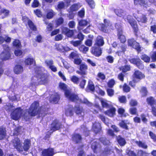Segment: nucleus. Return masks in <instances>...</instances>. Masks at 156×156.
<instances>
[{"instance_id": "nucleus-13", "label": "nucleus", "mask_w": 156, "mask_h": 156, "mask_svg": "<svg viewBox=\"0 0 156 156\" xmlns=\"http://www.w3.org/2000/svg\"><path fill=\"white\" fill-rule=\"evenodd\" d=\"M137 14L138 15L135 13H134L133 15L139 22H141L144 23L147 22V18L144 15L140 14L138 13V12H137Z\"/></svg>"}, {"instance_id": "nucleus-17", "label": "nucleus", "mask_w": 156, "mask_h": 156, "mask_svg": "<svg viewBox=\"0 0 156 156\" xmlns=\"http://www.w3.org/2000/svg\"><path fill=\"white\" fill-rule=\"evenodd\" d=\"M75 30H69L65 27H63L62 29V33L68 37H71L73 34Z\"/></svg>"}, {"instance_id": "nucleus-4", "label": "nucleus", "mask_w": 156, "mask_h": 156, "mask_svg": "<svg viewBox=\"0 0 156 156\" xmlns=\"http://www.w3.org/2000/svg\"><path fill=\"white\" fill-rule=\"evenodd\" d=\"M135 4H139L147 9L151 3H153L156 5V0H134Z\"/></svg>"}, {"instance_id": "nucleus-32", "label": "nucleus", "mask_w": 156, "mask_h": 156, "mask_svg": "<svg viewBox=\"0 0 156 156\" xmlns=\"http://www.w3.org/2000/svg\"><path fill=\"white\" fill-rule=\"evenodd\" d=\"M72 138L73 140L76 143L80 142L81 139V136L80 135L78 134L73 135Z\"/></svg>"}, {"instance_id": "nucleus-53", "label": "nucleus", "mask_w": 156, "mask_h": 156, "mask_svg": "<svg viewBox=\"0 0 156 156\" xmlns=\"http://www.w3.org/2000/svg\"><path fill=\"white\" fill-rule=\"evenodd\" d=\"M91 8H94L95 7V4L93 0H86Z\"/></svg>"}, {"instance_id": "nucleus-2", "label": "nucleus", "mask_w": 156, "mask_h": 156, "mask_svg": "<svg viewBox=\"0 0 156 156\" xmlns=\"http://www.w3.org/2000/svg\"><path fill=\"white\" fill-rule=\"evenodd\" d=\"M59 87L60 89L65 91L66 97L70 100L77 103H82L86 104L89 107L92 106V104L89 102L87 99L84 98L83 100L79 99L77 95L71 93L70 91L67 90V86L64 83H60L59 84Z\"/></svg>"}, {"instance_id": "nucleus-26", "label": "nucleus", "mask_w": 156, "mask_h": 156, "mask_svg": "<svg viewBox=\"0 0 156 156\" xmlns=\"http://www.w3.org/2000/svg\"><path fill=\"white\" fill-rule=\"evenodd\" d=\"M14 71L16 74H20L23 71V68L20 65H16L14 67Z\"/></svg>"}, {"instance_id": "nucleus-61", "label": "nucleus", "mask_w": 156, "mask_h": 156, "mask_svg": "<svg viewBox=\"0 0 156 156\" xmlns=\"http://www.w3.org/2000/svg\"><path fill=\"white\" fill-rule=\"evenodd\" d=\"M63 19L62 18L60 17L59 19H57L56 21V25L58 26L62 24L63 22Z\"/></svg>"}, {"instance_id": "nucleus-50", "label": "nucleus", "mask_w": 156, "mask_h": 156, "mask_svg": "<svg viewBox=\"0 0 156 156\" xmlns=\"http://www.w3.org/2000/svg\"><path fill=\"white\" fill-rule=\"evenodd\" d=\"M100 140L104 145H108L110 143L109 141L105 137L101 138Z\"/></svg>"}, {"instance_id": "nucleus-37", "label": "nucleus", "mask_w": 156, "mask_h": 156, "mask_svg": "<svg viewBox=\"0 0 156 156\" xmlns=\"http://www.w3.org/2000/svg\"><path fill=\"white\" fill-rule=\"evenodd\" d=\"M66 115L67 116H71L73 114V108L70 107L67 109L65 112Z\"/></svg>"}, {"instance_id": "nucleus-12", "label": "nucleus", "mask_w": 156, "mask_h": 156, "mask_svg": "<svg viewBox=\"0 0 156 156\" xmlns=\"http://www.w3.org/2000/svg\"><path fill=\"white\" fill-rule=\"evenodd\" d=\"M80 71H76V73L81 75L83 76L86 75L87 73V66L84 63L81 64L80 66Z\"/></svg>"}, {"instance_id": "nucleus-59", "label": "nucleus", "mask_w": 156, "mask_h": 156, "mask_svg": "<svg viewBox=\"0 0 156 156\" xmlns=\"http://www.w3.org/2000/svg\"><path fill=\"white\" fill-rule=\"evenodd\" d=\"M125 112V110L124 109L122 108H119L118 110V112L119 114L121 115L122 116H126L124 114Z\"/></svg>"}, {"instance_id": "nucleus-47", "label": "nucleus", "mask_w": 156, "mask_h": 156, "mask_svg": "<svg viewBox=\"0 0 156 156\" xmlns=\"http://www.w3.org/2000/svg\"><path fill=\"white\" fill-rule=\"evenodd\" d=\"M13 44V46L17 48H20L21 46L20 42L19 40H15Z\"/></svg>"}, {"instance_id": "nucleus-6", "label": "nucleus", "mask_w": 156, "mask_h": 156, "mask_svg": "<svg viewBox=\"0 0 156 156\" xmlns=\"http://www.w3.org/2000/svg\"><path fill=\"white\" fill-rule=\"evenodd\" d=\"M11 144L20 153H23V146L18 138H15L12 141Z\"/></svg>"}, {"instance_id": "nucleus-64", "label": "nucleus", "mask_w": 156, "mask_h": 156, "mask_svg": "<svg viewBox=\"0 0 156 156\" xmlns=\"http://www.w3.org/2000/svg\"><path fill=\"white\" fill-rule=\"evenodd\" d=\"M126 152L129 156H137L136 154L132 151H129L128 150H127Z\"/></svg>"}, {"instance_id": "nucleus-25", "label": "nucleus", "mask_w": 156, "mask_h": 156, "mask_svg": "<svg viewBox=\"0 0 156 156\" xmlns=\"http://www.w3.org/2000/svg\"><path fill=\"white\" fill-rule=\"evenodd\" d=\"M92 130L95 133H97L101 130V125L98 122H95L93 124Z\"/></svg>"}, {"instance_id": "nucleus-5", "label": "nucleus", "mask_w": 156, "mask_h": 156, "mask_svg": "<svg viewBox=\"0 0 156 156\" xmlns=\"http://www.w3.org/2000/svg\"><path fill=\"white\" fill-rule=\"evenodd\" d=\"M23 112V111L20 108H17L12 112L11 114V117L14 120H17L21 116L25 115Z\"/></svg>"}, {"instance_id": "nucleus-54", "label": "nucleus", "mask_w": 156, "mask_h": 156, "mask_svg": "<svg viewBox=\"0 0 156 156\" xmlns=\"http://www.w3.org/2000/svg\"><path fill=\"white\" fill-rule=\"evenodd\" d=\"M142 96L143 97L146 96L147 94V91L146 88L144 87H142L140 91Z\"/></svg>"}, {"instance_id": "nucleus-16", "label": "nucleus", "mask_w": 156, "mask_h": 156, "mask_svg": "<svg viewBox=\"0 0 156 156\" xmlns=\"http://www.w3.org/2000/svg\"><path fill=\"white\" fill-rule=\"evenodd\" d=\"M22 20L24 22L27 23L30 29L33 30H36V28L33 23L26 16L22 18Z\"/></svg>"}, {"instance_id": "nucleus-46", "label": "nucleus", "mask_w": 156, "mask_h": 156, "mask_svg": "<svg viewBox=\"0 0 156 156\" xmlns=\"http://www.w3.org/2000/svg\"><path fill=\"white\" fill-rule=\"evenodd\" d=\"M119 126L125 129H127L128 126L127 125V123L124 121H122L120 122L119 124Z\"/></svg>"}, {"instance_id": "nucleus-10", "label": "nucleus", "mask_w": 156, "mask_h": 156, "mask_svg": "<svg viewBox=\"0 0 156 156\" xmlns=\"http://www.w3.org/2000/svg\"><path fill=\"white\" fill-rule=\"evenodd\" d=\"M128 43L129 46L135 48L138 51L140 52L141 51L140 47V46L139 43L134 41L133 39H131L128 40Z\"/></svg>"}, {"instance_id": "nucleus-48", "label": "nucleus", "mask_w": 156, "mask_h": 156, "mask_svg": "<svg viewBox=\"0 0 156 156\" xmlns=\"http://www.w3.org/2000/svg\"><path fill=\"white\" fill-rule=\"evenodd\" d=\"M70 57L71 58L74 59L79 57V55L76 52H73L70 54Z\"/></svg>"}, {"instance_id": "nucleus-62", "label": "nucleus", "mask_w": 156, "mask_h": 156, "mask_svg": "<svg viewBox=\"0 0 156 156\" xmlns=\"http://www.w3.org/2000/svg\"><path fill=\"white\" fill-rule=\"evenodd\" d=\"M76 24L73 21H69L68 23L69 27L71 28H73L75 27Z\"/></svg>"}, {"instance_id": "nucleus-19", "label": "nucleus", "mask_w": 156, "mask_h": 156, "mask_svg": "<svg viewBox=\"0 0 156 156\" xmlns=\"http://www.w3.org/2000/svg\"><path fill=\"white\" fill-rule=\"evenodd\" d=\"M130 62L136 65L139 69H143L144 66L141 63V61L139 58H133L129 60Z\"/></svg>"}, {"instance_id": "nucleus-7", "label": "nucleus", "mask_w": 156, "mask_h": 156, "mask_svg": "<svg viewBox=\"0 0 156 156\" xmlns=\"http://www.w3.org/2000/svg\"><path fill=\"white\" fill-rule=\"evenodd\" d=\"M39 103L35 101L31 105L29 111H28V114L32 116H34L38 113L39 109L38 108Z\"/></svg>"}, {"instance_id": "nucleus-45", "label": "nucleus", "mask_w": 156, "mask_h": 156, "mask_svg": "<svg viewBox=\"0 0 156 156\" xmlns=\"http://www.w3.org/2000/svg\"><path fill=\"white\" fill-rule=\"evenodd\" d=\"M89 48L85 46L84 45H82L79 48V50L80 51L83 53H85L88 51Z\"/></svg>"}, {"instance_id": "nucleus-36", "label": "nucleus", "mask_w": 156, "mask_h": 156, "mask_svg": "<svg viewBox=\"0 0 156 156\" xmlns=\"http://www.w3.org/2000/svg\"><path fill=\"white\" fill-rule=\"evenodd\" d=\"M6 135L5 128L4 127L0 128V140L3 139Z\"/></svg>"}, {"instance_id": "nucleus-52", "label": "nucleus", "mask_w": 156, "mask_h": 156, "mask_svg": "<svg viewBox=\"0 0 156 156\" xmlns=\"http://www.w3.org/2000/svg\"><path fill=\"white\" fill-rule=\"evenodd\" d=\"M70 43L72 44L75 47H77L79 45L81 44V41H70Z\"/></svg>"}, {"instance_id": "nucleus-18", "label": "nucleus", "mask_w": 156, "mask_h": 156, "mask_svg": "<svg viewBox=\"0 0 156 156\" xmlns=\"http://www.w3.org/2000/svg\"><path fill=\"white\" fill-rule=\"evenodd\" d=\"M116 111L115 108L111 107L109 108L105 112V113L110 117H113L115 115Z\"/></svg>"}, {"instance_id": "nucleus-27", "label": "nucleus", "mask_w": 156, "mask_h": 156, "mask_svg": "<svg viewBox=\"0 0 156 156\" xmlns=\"http://www.w3.org/2000/svg\"><path fill=\"white\" fill-rule=\"evenodd\" d=\"M104 43L103 37L100 36H98L97 38L95 45H97L99 47L103 45Z\"/></svg>"}, {"instance_id": "nucleus-55", "label": "nucleus", "mask_w": 156, "mask_h": 156, "mask_svg": "<svg viewBox=\"0 0 156 156\" xmlns=\"http://www.w3.org/2000/svg\"><path fill=\"white\" fill-rule=\"evenodd\" d=\"M115 80L113 79H112L108 82V86L110 87H112L115 84Z\"/></svg>"}, {"instance_id": "nucleus-44", "label": "nucleus", "mask_w": 156, "mask_h": 156, "mask_svg": "<svg viewBox=\"0 0 156 156\" xmlns=\"http://www.w3.org/2000/svg\"><path fill=\"white\" fill-rule=\"evenodd\" d=\"M87 87L91 91H93L95 89V87L94 83L91 80L89 81Z\"/></svg>"}, {"instance_id": "nucleus-22", "label": "nucleus", "mask_w": 156, "mask_h": 156, "mask_svg": "<svg viewBox=\"0 0 156 156\" xmlns=\"http://www.w3.org/2000/svg\"><path fill=\"white\" fill-rule=\"evenodd\" d=\"M61 125L58 121L54 122L51 125V131L52 132L58 130L60 128Z\"/></svg>"}, {"instance_id": "nucleus-14", "label": "nucleus", "mask_w": 156, "mask_h": 156, "mask_svg": "<svg viewBox=\"0 0 156 156\" xmlns=\"http://www.w3.org/2000/svg\"><path fill=\"white\" fill-rule=\"evenodd\" d=\"M55 153L54 149L51 148L44 149L42 152V156H53Z\"/></svg>"}, {"instance_id": "nucleus-39", "label": "nucleus", "mask_w": 156, "mask_h": 156, "mask_svg": "<svg viewBox=\"0 0 156 156\" xmlns=\"http://www.w3.org/2000/svg\"><path fill=\"white\" fill-rule=\"evenodd\" d=\"M117 140L118 143L120 146H124L126 143L125 140L120 136L118 137Z\"/></svg>"}, {"instance_id": "nucleus-51", "label": "nucleus", "mask_w": 156, "mask_h": 156, "mask_svg": "<svg viewBox=\"0 0 156 156\" xmlns=\"http://www.w3.org/2000/svg\"><path fill=\"white\" fill-rule=\"evenodd\" d=\"M96 90L99 94L102 96H104L105 94V92L102 90L100 89L98 86H96L95 87Z\"/></svg>"}, {"instance_id": "nucleus-21", "label": "nucleus", "mask_w": 156, "mask_h": 156, "mask_svg": "<svg viewBox=\"0 0 156 156\" xmlns=\"http://www.w3.org/2000/svg\"><path fill=\"white\" fill-rule=\"evenodd\" d=\"M133 77L135 79L141 80L145 77V76L139 70H135L133 74Z\"/></svg>"}, {"instance_id": "nucleus-40", "label": "nucleus", "mask_w": 156, "mask_h": 156, "mask_svg": "<svg viewBox=\"0 0 156 156\" xmlns=\"http://www.w3.org/2000/svg\"><path fill=\"white\" fill-rule=\"evenodd\" d=\"M55 15V13L52 10L49 9L48 11L47 17L48 19H50L51 18Z\"/></svg>"}, {"instance_id": "nucleus-49", "label": "nucleus", "mask_w": 156, "mask_h": 156, "mask_svg": "<svg viewBox=\"0 0 156 156\" xmlns=\"http://www.w3.org/2000/svg\"><path fill=\"white\" fill-rule=\"evenodd\" d=\"M45 63L47 66L49 68L52 65L54 64V62L52 60L48 59L45 61Z\"/></svg>"}, {"instance_id": "nucleus-9", "label": "nucleus", "mask_w": 156, "mask_h": 156, "mask_svg": "<svg viewBox=\"0 0 156 156\" xmlns=\"http://www.w3.org/2000/svg\"><path fill=\"white\" fill-rule=\"evenodd\" d=\"M104 23L105 24H101L99 25L98 27L100 30L106 32L109 28L112 29V27H111V23L109 21L105 19L104 20Z\"/></svg>"}, {"instance_id": "nucleus-23", "label": "nucleus", "mask_w": 156, "mask_h": 156, "mask_svg": "<svg viewBox=\"0 0 156 156\" xmlns=\"http://www.w3.org/2000/svg\"><path fill=\"white\" fill-rule=\"evenodd\" d=\"M31 145L30 141L29 140L27 139L25 140L23 144V151H27L29 149ZM22 154H25L23 152Z\"/></svg>"}, {"instance_id": "nucleus-41", "label": "nucleus", "mask_w": 156, "mask_h": 156, "mask_svg": "<svg viewBox=\"0 0 156 156\" xmlns=\"http://www.w3.org/2000/svg\"><path fill=\"white\" fill-rule=\"evenodd\" d=\"M79 78L75 76H72L70 77L71 80L74 83L78 84L79 83Z\"/></svg>"}, {"instance_id": "nucleus-35", "label": "nucleus", "mask_w": 156, "mask_h": 156, "mask_svg": "<svg viewBox=\"0 0 156 156\" xmlns=\"http://www.w3.org/2000/svg\"><path fill=\"white\" fill-rule=\"evenodd\" d=\"M140 58L141 59L145 62L148 63L150 62L151 59L150 57L146 54H143L141 56Z\"/></svg>"}, {"instance_id": "nucleus-30", "label": "nucleus", "mask_w": 156, "mask_h": 156, "mask_svg": "<svg viewBox=\"0 0 156 156\" xmlns=\"http://www.w3.org/2000/svg\"><path fill=\"white\" fill-rule=\"evenodd\" d=\"M25 63L26 65H34L35 64V61L33 58H29L25 59Z\"/></svg>"}, {"instance_id": "nucleus-43", "label": "nucleus", "mask_w": 156, "mask_h": 156, "mask_svg": "<svg viewBox=\"0 0 156 156\" xmlns=\"http://www.w3.org/2000/svg\"><path fill=\"white\" fill-rule=\"evenodd\" d=\"M120 70L123 72H126L130 70V67L129 66L126 65L124 66H121L120 68Z\"/></svg>"}, {"instance_id": "nucleus-60", "label": "nucleus", "mask_w": 156, "mask_h": 156, "mask_svg": "<svg viewBox=\"0 0 156 156\" xmlns=\"http://www.w3.org/2000/svg\"><path fill=\"white\" fill-rule=\"evenodd\" d=\"M101 103L102 107L104 108H107L108 106V104L107 103L106 100H101Z\"/></svg>"}, {"instance_id": "nucleus-42", "label": "nucleus", "mask_w": 156, "mask_h": 156, "mask_svg": "<svg viewBox=\"0 0 156 156\" xmlns=\"http://www.w3.org/2000/svg\"><path fill=\"white\" fill-rule=\"evenodd\" d=\"M136 143L139 147H141L144 149H146L147 147V145L144 143H143L140 141H136Z\"/></svg>"}, {"instance_id": "nucleus-38", "label": "nucleus", "mask_w": 156, "mask_h": 156, "mask_svg": "<svg viewBox=\"0 0 156 156\" xmlns=\"http://www.w3.org/2000/svg\"><path fill=\"white\" fill-rule=\"evenodd\" d=\"M1 7L0 5V15L3 13L5 17L8 16L9 13V11L7 9H1Z\"/></svg>"}, {"instance_id": "nucleus-24", "label": "nucleus", "mask_w": 156, "mask_h": 156, "mask_svg": "<svg viewBox=\"0 0 156 156\" xmlns=\"http://www.w3.org/2000/svg\"><path fill=\"white\" fill-rule=\"evenodd\" d=\"M91 52L95 55L97 56H99L101 54V48L99 47H93L91 50Z\"/></svg>"}, {"instance_id": "nucleus-28", "label": "nucleus", "mask_w": 156, "mask_h": 156, "mask_svg": "<svg viewBox=\"0 0 156 156\" xmlns=\"http://www.w3.org/2000/svg\"><path fill=\"white\" fill-rule=\"evenodd\" d=\"M75 113L78 115L82 116L84 115L83 110L82 107L76 106L75 107Z\"/></svg>"}, {"instance_id": "nucleus-20", "label": "nucleus", "mask_w": 156, "mask_h": 156, "mask_svg": "<svg viewBox=\"0 0 156 156\" xmlns=\"http://www.w3.org/2000/svg\"><path fill=\"white\" fill-rule=\"evenodd\" d=\"M115 27L118 29L119 39H120L121 42L122 43H124L126 41V38L125 36L122 34L121 29V28L119 29V27L118 26L117 24L115 25Z\"/></svg>"}, {"instance_id": "nucleus-33", "label": "nucleus", "mask_w": 156, "mask_h": 156, "mask_svg": "<svg viewBox=\"0 0 156 156\" xmlns=\"http://www.w3.org/2000/svg\"><path fill=\"white\" fill-rule=\"evenodd\" d=\"M65 6H66L65 5V3L63 1L59 2H58L57 7H56V9L57 10H60L64 8Z\"/></svg>"}, {"instance_id": "nucleus-57", "label": "nucleus", "mask_w": 156, "mask_h": 156, "mask_svg": "<svg viewBox=\"0 0 156 156\" xmlns=\"http://www.w3.org/2000/svg\"><path fill=\"white\" fill-rule=\"evenodd\" d=\"M108 95L110 97H112L114 94V90L112 89H108L107 90Z\"/></svg>"}, {"instance_id": "nucleus-3", "label": "nucleus", "mask_w": 156, "mask_h": 156, "mask_svg": "<svg viewBox=\"0 0 156 156\" xmlns=\"http://www.w3.org/2000/svg\"><path fill=\"white\" fill-rule=\"evenodd\" d=\"M115 14L119 17H122L126 21V20L127 21L130 23L133 28L134 29V31H136L137 30V25L136 22L134 20L131 18V16H130L128 15L127 16L126 18L125 17V13L123 11L122 9H115Z\"/></svg>"}, {"instance_id": "nucleus-8", "label": "nucleus", "mask_w": 156, "mask_h": 156, "mask_svg": "<svg viewBox=\"0 0 156 156\" xmlns=\"http://www.w3.org/2000/svg\"><path fill=\"white\" fill-rule=\"evenodd\" d=\"M4 51L1 54V58L3 60H6L9 59L10 57L9 51V48L7 45L3 46Z\"/></svg>"}, {"instance_id": "nucleus-63", "label": "nucleus", "mask_w": 156, "mask_h": 156, "mask_svg": "<svg viewBox=\"0 0 156 156\" xmlns=\"http://www.w3.org/2000/svg\"><path fill=\"white\" fill-rule=\"evenodd\" d=\"M130 90V88L126 84H124L123 86V90L125 92H128Z\"/></svg>"}, {"instance_id": "nucleus-15", "label": "nucleus", "mask_w": 156, "mask_h": 156, "mask_svg": "<svg viewBox=\"0 0 156 156\" xmlns=\"http://www.w3.org/2000/svg\"><path fill=\"white\" fill-rule=\"evenodd\" d=\"M89 23V22L87 20H82L78 22V26L77 27L78 30L79 31L83 30L84 27H86Z\"/></svg>"}, {"instance_id": "nucleus-31", "label": "nucleus", "mask_w": 156, "mask_h": 156, "mask_svg": "<svg viewBox=\"0 0 156 156\" xmlns=\"http://www.w3.org/2000/svg\"><path fill=\"white\" fill-rule=\"evenodd\" d=\"M82 5L80 3L74 4L71 6L70 9L71 11H74L78 10Z\"/></svg>"}, {"instance_id": "nucleus-1", "label": "nucleus", "mask_w": 156, "mask_h": 156, "mask_svg": "<svg viewBox=\"0 0 156 156\" xmlns=\"http://www.w3.org/2000/svg\"><path fill=\"white\" fill-rule=\"evenodd\" d=\"M44 69L41 67L37 68L35 72L36 75L33 77L31 79L30 85L32 86H35L38 84H45L48 81V76L45 73L43 72Z\"/></svg>"}, {"instance_id": "nucleus-11", "label": "nucleus", "mask_w": 156, "mask_h": 156, "mask_svg": "<svg viewBox=\"0 0 156 156\" xmlns=\"http://www.w3.org/2000/svg\"><path fill=\"white\" fill-rule=\"evenodd\" d=\"M147 101L152 107V112L154 115V112L156 113V100L153 97H150L147 98Z\"/></svg>"}, {"instance_id": "nucleus-58", "label": "nucleus", "mask_w": 156, "mask_h": 156, "mask_svg": "<svg viewBox=\"0 0 156 156\" xmlns=\"http://www.w3.org/2000/svg\"><path fill=\"white\" fill-rule=\"evenodd\" d=\"M98 144L96 142L93 143L91 145V148L93 149L94 152H95V151L98 149Z\"/></svg>"}, {"instance_id": "nucleus-29", "label": "nucleus", "mask_w": 156, "mask_h": 156, "mask_svg": "<svg viewBox=\"0 0 156 156\" xmlns=\"http://www.w3.org/2000/svg\"><path fill=\"white\" fill-rule=\"evenodd\" d=\"M60 99V96L58 94L56 93L55 95H52L51 97L50 101L53 102L55 104L57 103Z\"/></svg>"}, {"instance_id": "nucleus-34", "label": "nucleus", "mask_w": 156, "mask_h": 156, "mask_svg": "<svg viewBox=\"0 0 156 156\" xmlns=\"http://www.w3.org/2000/svg\"><path fill=\"white\" fill-rule=\"evenodd\" d=\"M62 61L63 63L64 67L66 69H72V70L71 71H70V70H69V72L72 73V72L74 71V69L73 67L70 66L63 59H62Z\"/></svg>"}, {"instance_id": "nucleus-56", "label": "nucleus", "mask_w": 156, "mask_h": 156, "mask_svg": "<svg viewBox=\"0 0 156 156\" xmlns=\"http://www.w3.org/2000/svg\"><path fill=\"white\" fill-rule=\"evenodd\" d=\"M119 102L122 103H125L126 102V98L125 96H119L118 98Z\"/></svg>"}]
</instances>
